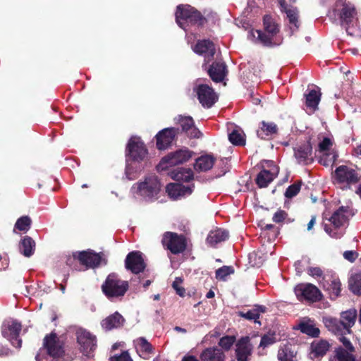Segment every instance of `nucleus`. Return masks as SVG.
I'll use <instances>...</instances> for the list:
<instances>
[{
    "label": "nucleus",
    "instance_id": "nucleus-13",
    "mask_svg": "<svg viewBox=\"0 0 361 361\" xmlns=\"http://www.w3.org/2000/svg\"><path fill=\"white\" fill-rule=\"evenodd\" d=\"M334 178L337 183L346 185L356 183L360 178L356 171L347 166H340L334 172Z\"/></svg>",
    "mask_w": 361,
    "mask_h": 361
},
{
    "label": "nucleus",
    "instance_id": "nucleus-14",
    "mask_svg": "<svg viewBox=\"0 0 361 361\" xmlns=\"http://www.w3.org/2000/svg\"><path fill=\"white\" fill-rule=\"evenodd\" d=\"M77 341L84 355H89L96 348V337L84 329L76 331Z\"/></svg>",
    "mask_w": 361,
    "mask_h": 361
},
{
    "label": "nucleus",
    "instance_id": "nucleus-25",
    "mask_svg": "<svg viewBox=\"0 0 361 361\" xmlns=\"http://www.w3.org/2000/svg\"><path fill=\"white\" fill-rule=\"evenodd\" d=\"M192 49L196 54L204 55L208 61L213 58L215 54L214 43L207 39L198 41Z\"/></svg>",
    "mask_w": 361,
    "mask_h": 361
},
{
    "label": "nucleus",
    "instance_id": "nucleus-5",
    "mask_svg": "<svg viewBox=\"0 0 361 361\" xmlns=\"http://www.w3.org/2000/svg\"><path fill=\"white\" fill-rule=\"evenodd\" d=\"M264 32L262 30H250L248 32V38L255 42H259L264 45L272 44L274 37L279 33V25L274 19L268 15L264 16L263 19Z\"/></svg>",
    "mask_w": 361,
    "mask_h": 361
},
{
    "label": "nucleus",
    "instance_id": "nucleus-61",
    "mask_svg": "<svg viewBox=\"0 0 361 361\" xmlns=\"http://www.w3.org/2000/svg\"><path fill=\"white\" fill-rule=\"evenodd\" d=\"M182 361H199L194 356H185L183 358Z\"/></svg>",
    "mask_w": 361,
    "mask_h": 361
},
{
    "label": "nucleus",
    "instance_id": "nucleus-19",
    "mask_svg": "<svg viewBox=\"0 0 361 361\" xmlns=\"http://www.w3.org/2000/svg\"><path fill=\"white\" fill-rule=\"evenodd\" d=\"M178 129L175 128H166L159 131L157 135V147L160 149H166L173 142L177 135Z\"/></svg>",
    "mask_w": 361,
    "mask_h": 361
},
{
    "label": "nucleus",
    "instance_id": "nucleus-48",
    "mask_svg": "<svg viewBox=\"0 0 361 361\" xmlns=\"http://www.w3.org/2000/svg\"><path fill=\"white\" fill-rule=\"evenodd\" d=\"M300 190V183H294L290 185L286 190L285 196L288 198H292L297 195Z\"/></svg>",
    "mask_w": 361,
    "mask_h": 361
},
{
    "label": "nucleus",
    "instance_id": "nucleus-44",
    "mask_svg": "<svg viewBox=\"0 0 361 361\" xmlns=\"http://www.w3.org/2000/svg\"><path fill=\"white\" fill-rule=\"evenodd\" d=\"M287 18H288L290 23V30H291V34H293L295 31H296L299 27L298 24V15L296 9H287L286 11Z\"/></svg>",
    "mask_w": 361,
    "mask_h": 361
},
{
    "label": "nucleus",
    "instance_id": "nucleus-40",
    "mask_svg": "<svg viewBox=\"0 0 361 361\" xmlns=\"http://www.w3.org/2000/svg\"><path fill=\"white\" fill-rule=\"evenodd\" d=\"M172 178L178 181L189 182L193 178V172L190 169H178L172 173Z\"/></svg>",
    "mask_w": 361,
    "mask_h": 361
},
{
    "label": "nucleus",
    "instance_id": "nucleus-15",
    "mask_svg": "<svg viewBox=\"0 0 361 361\" xmlns=\"http://www.w3.org/2000/svg\"><path fill=\"white\" fill-rule=\"evenodd\" d=\"M295 293L298 300L314 302L320 299V290L314 285L300 284L295 288Z\"/></svg>",
    "mask_w": 361,
    "mask_h": 361
},
{
    "label": "nucleus",
    "instance_id": "nucleus-55",
    "mask_svg": "<svg viewBox=\"0 0 361 361\" xmlns=\"http://www.w3.org/2000/svg\"><path fill=\"white\" fill-rule=\"evenodd\" d=\"M130 163L132 164L133 166V167L130 169V174L135 175L134 178V179H135L137 177L139 173L142 169V166L140 165V163L133 161H130Z\"/></svg>",
    "mask_w": 361,
    "mask_h": 361
},
{
    "label": "nucleus",
    "instance_id": "nucleus-52",
    "mask_svg": "<svg viewBox=\"0 0 361 361\" xmlns=\"http://www.w3.org/2000/svg\"><path fill=\"white\" fill-rule=\"evenodd\" d=\"M287 217V213L281 209L278 210L273 216V221L281 223Z\"/></svg>",
    "mask_w": 361,
    "mask_h": 361
},
{
    "label": "nucleus",
    "instance_id": "nucleus-45",
    "mask_svg": "<svg viewBox=\"0 0 361 361\" xmlns=\"http://www.w3.org/2000/svg\"><path fill=\"white\" fill-rule=\"evenodd\" d=\"M32 220L28 216H23L19 218L15 224V228L27 232L31 226Z\"/></svg>",
    "mask_w": 361,
    "mask_h": 361
},
{
    "label": "nucleus",
    "instance_id": "nucleus-34",
    "mask_svg": "<svg viewBox=\"0 0 361 361\" xmlns=\"http://www.w3.org/2000/svg\"><path fill=\"white\" fill-rule=\"evenodd\" d=\"M214 164V158L212 156L204 155L196 159L194 167L196 171H207L212 168Z\"/></svg>",
    "mask_w": 361,
    "mask_h": 361
},
{
    "label": "nucleus",
    "instance_id": "nucleus-35",
    "mask_svg": "<svg viewBox=\"0 0 361 361\" xmlns=\"http://www.w3.org/2000/svg\"><path fill=\"white\" fill-rule=\"evenodd\" d=\"M20 251L25 257H29L34 253L35 242L30 236H25L20 243Z\"/></svg>",
    "mask_w": 361,
    "mask_h": 361
},
{
    "label": "nucleus",
    "instance_id": "nucleus-10",
    "mask_svg": "<svg viewBox=\"0 0 361 361\" xmlns=\"http://www.w3.org/2000/svg\"><path fill=\"white\" fill-rule=\"evenodd\" d=\"M192 157V152L188 149H180L163 157L157 166L159 171H164L178 164L186 162Z\"/></svg>",
    "mask_w": 361,
    "mask_h": 361
},
{
    "label": "nucleus",
    "instance_id": "nucleus-46",
    "mask_svg": "<svg viewBox=\"0 0 361 361\" xmlns=\"http://www.w3.org/2000/svg\"><path fill=\"white\" fill-rule=\"evenodd\" d=\"M232 273H233V267L224 266L216 271V278L219 280L225 281L226 277Z\"/></svg>",
    "mask_w": 361,
    "mask_h": 361
},
{
    "label": "nucleus",
    "instance_id": "nucleus-21",
    "mask_svg": "<svg viewBox=\"0 0 361 361\" xmlns=\"http://www.w3.org/2000/svg\"><path fill=\"white\" fill-rule=\"evenodd\" d=\"M174 120L181 127L182 131L185 132L188 137L197 138L201 135V132L195 127L192 117L178 116Z\"/></svg>",
    "mask_w": 361,
    "mask_h": 361
},
{
    "label": "nucleus",
    "instance_id": "nucleus-62",
    "mask_svg": "<svg viewBox=\"0 0 361 361\" xmlns=\"http://www.w3.org/2000/svg\"><path fill=\"white\" fill-rule=\"evenodd\" d=\"M174 330L176 331H178V332H180V333H183V334H185L187 332V330L185 329L180 327V326H176L174 328Z\"/></svg>",
    "mask_w": 361,
    "mask_h": 361
},
{
    "label": "nucleus",
    "instance_id": "nucleus-42",
    "mask_svg": "<svg viewBox=\"0 0 361 361\" xmlns=\"http://www.w3.org/2000/svg\"><path fill=\"white\" fill-rule=\"evenodd\" d=\"M295 355V352L290 346L285 345L279 349L278 359L280 361H296Z\"/></svg>",
    "mask_w": 361,
    "mask_h": 361
},
{
    "label": "nucleus",
    "instance_id": "nucleus-16",
    "mask_svg": "<svg viewBox=\"0 0 361 361\" xmlns=\"http://www.w3.org/2000/svg\"><path fill=\"white\" fill-rule=\"evenodd\" d=\"M125 266L128 270L131 271L133 274H139L143 271L146 264L142 257V254L139 251H133L128 254Z\"/></svg>",
    "mask_w": 361,
    "mask_h": 361
},
{
    "label": "nucleus",
    "instance_id": "nucleus-7",
    "mask_svg": "<svg viewBox=\"0 0 361 361\" xmlns=\"http://www.w3.org/2000/svg\"><path fill=\"white\" fill-rule=\"evenodd\" d=\"M160 189L161 184L157 177L149 176L143 181L133 185L131 192L147 201H151L157 198Z\"/></svg>",
    "mask_w": 361,
    "mask_h": 361
},
{
    "label": "nucleus",
    "instance_id": "nucleus-56",
    "mask_svg": "<svg viewBox=\"0 0 361 361\" xmlns=\"http://www.w3.org/2000/svg\"><path fill=\"white\" fill-rule=\"evenodd\" d=\"M307 272L310 276L316 278H320L323 275V271L319 267H310Z\"/></svg>",
    "mask_w": 361,
    "mask_h": 361
},
{
    "label": "nucleus",
    "instance_id": "nucleus-37",
    "mask_svg": "<svg viewBox=\"0 0 361 361\" xmlns=\"http://www.w3.org/2000/svg\"><path fill=\"white\" fill-rule=\"evenodd\" d=\"M277 126L274 123L262 121L261 127L257 131V136L262 139H266L267 136L276 133Z\"/></svg>",
    "mask_w": 361,
    "mask_h": 361
},
{
    "label": "nucleus",
    "instance_id": "nucleus-2",
    "mask_svg": "<svg viewBox=\"0 0 361 361\" xmlns=\"http://www.w3.org/2000/svg\"><path fill=\"white\" fill-rule=\"evenodd\" d=\"M147 149L143 142L138 137H132L126 147V176L128 180H134L135 175L130 174L133 167L130 161L140 163L147 157Z\"/></svg>",
    "mask_w": 361,
    "mask_h": 361
},
{
    "label": "nucleus",
    "instance_id": "nucleus-29",
    "mask_svg": "<svg viewBox=\"0 0 361 361\" xmlns=\"http://www.w3.org/2000/svg\"><path fill=\"white\" fill-rule=\"evenodd\" d=\"M294 151L295 157L299 164H307L311 160L312 147L310 143L298 146Z\"/></svg>",
    "mask_w": 361,
    "mask_h": 361
},
{
    "label": "nucleus",
    "instance_id": "nucleus-38",
    "mask_svg": "<svg viewBox=\"0 0 361 361\" xmlns=\"http://www.w3.org/2000/svg\"><path fill=\"white\" fill-rule=\"evenodd\" d=\"M228 139L233 145L240 146L245 145V135L238 127H235L228 134Z\"/></svg>",
    "mask_w": 361,
    "mask_h": 361
},
{
    "label": "nucleus",
    "instance_id": "nucleus-12",
    "mask_svg": "<svg viewBox=\"0 0 361 361\" xmlns=\"http://www.w3.org/2000/svg\"><path fill=\"white\" fill-rule=\"evenodd\" d=\"M162 243L173 254L183 252L186 247L185 239L183 235L174 233L166 232L162 238Z\"/></svg>",
    "mask_w": 361,
    "mask_h": 361
},
{
    "label": "nucleus",
    "instance_id": "nucleus-17",
    "mask_svg": "<svg viewBox=\"0 0 361 361\" xmlns=\"http://www.w3.org/2000/svg\"><path fill=\"white\" fill-rule=\"evenodd\" d=\"M73 259H78L82 265L87 268H94L99 266L102 260L100 254L92 250L75 252L73 255Z\"/></svg>",
    "mask_w": 361,
    "mask_h": 361
},
{
    "label": "nucleus",
    "instance_id": "nucleus-64",
    "mask_svg": "<svg viewBox=\"0 0 361 361\" xmlns=\"http://www.w3.org/2000/svg\"><path fill=\"white\" fill-rule=\"evenodd\" d=\"M357 194L359 195V196L361 197V184L360 185V186L358 187L357 191H356Z\"/></svg>",
    "mask_w": 361,
    "mask_h": 361
},
{
    "label": "nucleus",
    "instance_id": "nucleus-54",
    "mask_svg": "<svg viewBox=\"0 0 361 361\" xmlns=\"http://www.w3.org/2000/svg\"><path fill=\"white\" fill-rule=\"evenodd\" d=\"M339 341L343 343V346L346 348V350H348L349 352H354L355 348L353 345H352L351 342L345 338L343 335L344 334H339Z\"/></svg>",
    "mask_w": 361,
    "mask_h": 361
},
{
    "label": "nucleus",
    "instance_id": "nucleus-59",
    "mask_svg": "<svg viewBox=\"0 0 361 361\" xmlns=\"http://www.w3.org/2000/svg\"><path fill=\"white\" fill-rule=\"evenodd\" d=\"M295 270H296L297 274L300 275L302 271V267H301V262L300 261L296 262L295 263Z\"/></svg>",
    "mask_w": 361,
    "mask_h": 361
},
{
    "label": "nucleus",
    "instance_id": "nucleus-1",
    "mask_svg": "<svg viewBox=\"0 0 361 361\" xmlns=\"http://www.w3.org/2000/svg\"><path fill=\"white\" fill-rule=\"evenodd\" d=\"M334 15H338L341 25L344 28L348 35L358 36L360 27L358 25L357 13L355 7L345 3V0H337L333 9Z\"/></svg>",
    "mask_w": 361,
    "mask_h": 361
},
{
    "label": "nucleus",
    "instance_id": "nucleus-22",
    "mask_svg": "<svg viewBox=\"0 0 361 361\" xmlns=\"http://www.w3.org/2000/svg\"><path fill=\"white\" fill-rule=\"evenodd\" d=\"M324 289L328 292L332 299L336 298L341 293V281L338 278L334 276H325L322 279Z\"/></svg>",
    "mask_w": 361,
    "mask_h": 361
},
{
    "label": "nucleus",
    "instance_id": "nucleus-31",
    "mask_svg": "<svg viewBox=\"0 0 361 361\" xmlns=\"http://www.w3.org/2000/svg\"><path fill=\"white\" fill-rule=\"evenodd\" d=\"M202 361H225V355L217 348H207L200 355Z\"/></svg>",
    "mask_w": 361,
    "mask_h": 361
},
{
    "label": "nucleus",
    "instance_id": "nucleus-26",
    "mask_svg": "<svg viewBox=\"0 0 361 361\" xmlns=\"http://www.w3.org/2000/svg\"><path fill=\"white\" fill-rule=\"evenodd\" d=\"M208 73L213 81L216 82L223 81L227 74L225 63L222 61L213 63L208 70Z\"/></svg>",
    "mask_w": 361,
    "mask_h": 361
},
{
    "label": "nucleus",
    "instance_id": "nucleus-30",
    "mask_svg": "<svg viewBox=\"0 0 361 361\" xmlns=\"http://www.w3.org/2000/svg\"><path fill=\"white\" fill-rule=\"evenodd\" d=\"M123 317L118 312L109 316L105 319L102 320L101 325L102 328L106 331H110L113 329H116L123 325Z\"/></svg>",
    "mask_w": 361,
    "mask_h": 361
},
{
    "label": "nucleus",
    "instance_id": "nucleus-32",
    "mask_svg": "<svg viewBox=\"0 0 361 361\" xmlns=\"http://www.w3.org/2000/svg\"><path fill=\"white\" fill-rule=\"evenodd\" d=\"M267 310L266 307L262 305H256L253 309L244 312H239L238 315L247 320H253L255 323L261 324L258 320L261 313H264Z\"/></svg>",
    "mask_w": 361,
    "mask_h": 361
},
{
    "label": "nucleus",
    "instance_id": "nucleus-57",
    "mask_svg": "<svg viewBox=\"0 0 361 361\" xmlns=\"http://www.w3.org/2000/svg\"><path fill=\"white\" fill-rule=\"evenodd\" d=\"M343 257L345 259L348 260L349 262H353L357 257V254L355 251L348 250L344 252Z\"/></svg>",
    "mask_w": 361,
    "mask_h": 361
},
{
    "label": "nucleus",
    "instance_id": "nucleus-58",
    "mask_svg": "<svg viewBox=\"0 0 361 361\" xmlns=\"http://www.w3.org/2000/svg\"><path fill=\"white\" fill-rule=\"evenodd\" d=\"M315 221H316V217L314 216H312L310 221H309V223L307 224V230L308 231H310L313 228V226L315 224Z\"/></svg>",
    "mask_w": 361,
    "mask_h": 361
},
{
    "label": "nucleus",
    "instance_id": "nucleus-11",
    "mask_svg": "<svg viewBox=\"0 0 361 361\" xmlns=\"http://www.w3.org/2000/svg\"><path fill=\"white\" fill-rule=\"evenodd\" d=\"M194 91L197 94L200 103L205 108L212 107L218 99L216 92L207 85L197 84Z\"/></svg>",
    "mask_w": 361,
    "mask_h": 361
},
{
    "label": "nucleus",
    "instance_id": "nucleus-60",
    "mask_svg": "<svg viewBox=\"0 0 361 361\" xmlns=\"http://www.w3.org/2000/svg\"><path fill=\"white\" fill-rule=\"evenodd\" d=\"M355 156L361 158V145L354 149Z\"/></svg>",
    "mask_w": 361,
    "mask_h": 361
},
{
    "label": "nucleus",
    "instance_id": "nucleus-20",
    "mask_svg": "<svg viewBox=\"0 0 361 361\" xmlns=\"http://www.w3.org/2000/svg\"><path fill=\"white\" fill-rule=\"evenodd\" d=\"M44 345L52 357H60L63 353L62 343L56 334L51 333L44 339Z\"/></svg>",
    "mask_w": 361,
    "mask_h": 361
},
{
    "label": "nucleus",
    "instance_id": "nucleus-43",
    "mask_svg": "<svg viewBox=\"0 0 361 361\" xmlns=\"http://www.w3.org/2000/svg\"><path fill=\"white\" fill-rule=\"evenodd\" d=\"M350 290L356 295L361 294V274H355L350 276L348 281Z\"/></svg>",
    "mask_w": 361,
    "mask_h": 361
},
{
    "label": "nucleus",
    "instance_id": "nucleus-24",
    "mask_svg": "<svg viewBox=\"0 0 361 361\" xmlns=\"http://www.w3.org/2000/svg\"><path fill=\"white\" fill-rule=\"evenodd\" d=\"M252 346L248 336L243 337L236 343L235 354L238 361H247L251 354Z\"/></svg>",
    "mask_w": 361,
    "mask_h": 361
},
{
    "label": "nucleus",
    "instance_id": "nucleus-8",
    "mask_svg": "<svg viewBox=\"0 0 361 361\" xmlns=\"http://www.w3.org/2000/svg\"><path fill=\"white\" fill-rule=\"evenodd\" d=\"M105 295L109 298L123 296L128 288V283L118 279L115 274H109L102 286Z\"/></svg>",
    "mask_w": 361,
    "mask_h": 361
},
{
    "label": "nucleus",
    "instance_id": "nucleus-53",
    "mask_svg": "<svg viewBox=\"0 0 361 361\" xmlns=\"http://www.w3.org/2000/svg\"><path fill=\"white\" fill-rule=\"evenodd\" d=\"M110 361H133V360L128 351H124L119 355H115L111 357Z\"/></svg>",
    "mask_w": 361,
    "mask_h": 361
},
{
    "label": "nucleus",
    "instance_id": "nucleus-6",
    "mask_svg": "<svg viewBox=\"0 0 361 361\" xmlns=\"http://www.w3.org/2000/svg\"><path fill=\"white\" fill-rule=\"evenodd\" d=\"M176 20L181 28L187 30L189 25H202L204 18L195 8L189 4H182L177 6Z\"/></svg>",
    "mask_w": 361,
    "mask_h": 361
},
{
    "label": "nucleus",
    "instance_id": "nucleus-47",
    "mask_svg": "<svg viewBox=\"0 0 361 361\" xmlns=\"http://www.w3.org/2000/svg\"><path fill=\"white\" fill-rule=\"evenodd\" d=\"M235 341V338L234 336H226L220 339L219 345L225 350H228L233 345Z\"/></svg>",
    "mask_w": 361,
    "mask_h": 361
},
{
    "label": "nucleus",
    "instance_id": "nucleus-49",
    "mask_svg": "<svg viewBox=\"0 0 361 361\" xmlns=\"http://www.w3.org/2000/svg\"><path fill=\"white\" fill-rule=\"evenodd\" d=\"M183 281L180 278H176L175 281L173 282L172 286L176 290V293L180 297H183L185 293V290L184 288L181 286Z\"/></svg>",
    "mask_w": 361,
    "mask_h": 361
},
{
    "label": "nucleus",
    "instance_id": "nucleus-4",
    "mask_svg": "<svg viewBox=\"0 0 361 361\" xmlns=\"http://www.w3.org/2000/svg\"><path fill=\"white\" fill-rule=\"evenodd\" d=\"M354 215L353 209L348 207H341L337 209L329 219L332 226H324V231L334 238H341L345 230L343 227L349 220L350 217Z\"/></svg>",
    "mask_w": 361,
    "mask_h": 361
},
{
    "label": "nucleus",
    "instance_id": "nucleus-9",
    "mask_svg": "<svg viewBox=\"0 0 361 361\" xmlns=\"http://www.w3.org/2000/svg\"><path fill=\"white\" fill-rule=\"evenodd\" d=\"M21 324L13 319L5 320L1 326L2 336L8 339L11 344L18 348L21 347L22 341L19 339Z\"/></svg>",
    "mask_w": 361,
    "mask_h": 361
},
{
    "label": "nucleus",
    "instance_id": "nucleus-36",
    "mask_svg": "<svg viewBox=\"0 0 361 361\" xmlns=\"http://www.w3.org/2000/svg\"><path fill=\"white\" fill-rule=\"evenodd\" d=\"M135 348L139 355L143 357L152 350L151 344L144 337H140L133 341Z\"/></svg>",
    "mask_w": 361,
    "mask_h": 361
},
{
    "label": "nucleus",
    "instance_id": "nucleus-39",
    "mask_svg": "<svg viewBox=\"0 0 361 361\" xmlns=\"http://www.w3.org/2000/svg\"><path fill=\"white\" fill-rule=\"evenodd\" d=\"M352 353L342 348H338L335 350L334 356L330 357L329 361H355V357Z\"/></svg>",
    "mask_w": 361,
    "mask_h": 361
},
{
    "label": "nucleus",
    "instance_id": "nucleus-23",
    "mask_svg": "<svg viewBox=\"0 0 361 361\" xmlns=\"http://www.w3.org/2000/svg\"><path fill=\"white\" fill-rule=\"evenodd\" d=\"M192 190L193 186H186L180 183H169L166 186V192L173 200L190 195Z\"/></svg>",
    "mask_w": 361,
    "mask_h": 361
},
{
    "label": "nucleus",
    "instance_id": "nucleus-41",
    "mask_svg": "<svg viewBox=\"0 0 361 361\" xmlns=\"http://www.w3.org/2000/svg\"><path fill=\"white\" fill-rule=\"evenodd\" d=\"M299 329L303 334L312 337H317L319 334V329L317 328L312 321L302 322L299 324Z\"/></svg>",
    "mask_w": 361,
    "mask_h": 361
},
{
    "label": "nucleus",
    "instance_id": "nucleus-63",
    "mask_svg": "<svg viewBox=\"0 0 361 361\" xmlns=\"http://www.w3.org/2000/svg\"><path fill=\"white\" fill-rule=\"evenodd\" d=\"M206 297L207 298H212L214 297V292L212 290H210L206 295Z\"/></svg>",
    "mask_w": 361,
    "mask_h": 361
},
{
    "label": "nucleus",
    "instance_id": "nucleus-50",
    "mask_svg": "<svg viewBox=\"0 0 361 361\" xmlns=\"http://www.w3.org/2000/svg\"><path fill=\"white\" fill-rule=\"evenodd\" d=\"M276 342V338L272 335H264L262 337L259 347L266 348Z\"/></svg>",
    "mask_w": 361,
    "mask_h": 361
},
{
    "label": "nucleus",
    "instance_id": "nucleus-18",
    "mask_svg": "<svg viewBox=\"0 0 361 361\" xmlns=\"http://www.w3.org/2000/svg\"><path fill=\"white\" fill-rule=\"evenodd\" d=\"M266 163L269 169L262 170L256 178V183L259 188L267 187L279 173V168L273 161H267Z\"/></svg>",
    "mask_w": 361,
    "mask_h": 361
},
{
    "label": "nucleus",
    "instance_id": "nucleus-27",
    "mask_svg": "<svg viewBox=\"0 0 361 361\" xmlns=\"http://www.w3.org/2000/svg\"><path fill=\"white\" fill-rule=\"evenodd\" d=\"M229 237L228 231L224 228H216L211 231L207 238V244L215 247L218 243L226 240Z\"/></svg>",
    "mask_w": 361,
    "mask_h": 361
},
{
    "label": "nucleus",
    "instance_id": "nucleus-3",
    "mask_svg": "<svg viewBox=\"0 0 361 361\" xmlns=\"http://www.w3.org/2000/svg\"><path fill=\"white\" fill-rule=\"evenodd\" d=\"M357 318L355 309H350L341 312V319L326 317L324 319L325 326L335 334H346L351 332V327L355 324Z\"/></svg>",
    "mask_w": 361,
    "mask_h": 361
},
{
    "label": "nucleus",
    "instance_id": "nucleus-51",
    "mask_svg": "<svg viewBox=\"0 0 361 361\" xmlns=\"http://www.w3.org/2000/svg\"><path fill=\"white\" fill-rule=\"evenodd\" d=\"M332 146V142L328 137H324L323 140L319 144V150L320 152L325 153Z\"/></svg>",
    "mask_w": 361,
    "mask_h": 361
},
{
    "label": "nucleus",
    "instance_id": "nucleus-33",
    "mask_svg": "<svg viewBox=\"0 0 361 361\" xmlns=\"http://www.w3.org/2000/svg\"><path fill=\"white\" fill-rule=\"evenodd\" d=\"M311 348V357L312 359L318 358L326 354L329 348V344L327 341L323 340L314 341L312 343Z\"/></svg>",
    "mask_w": 361,
    "mask_h": 361
},
{
    "label": "nucleus",
    "instance_id": "nucleus-28",
    "mask_svg": "<svg viewBox=\"0 0 361 361\" xmlns=\"http://www.w3.org/2000/svg\"><path fill=\"white\" fill-rule=\"evenodd\" d=\"M305 96V105L310 113L312 114L317 109L318 104L321 99V93L319 89L317 87L309 91Z\"/></svg>",
    "mask_w": 361,
    "mask_h": 361
}]
</instances>
